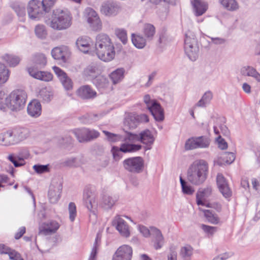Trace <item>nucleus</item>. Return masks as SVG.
<instances>
[{"label": "nucleus", "instance_id": "nucleus-25", "mask_svg": "<svg viewBox=\"0 0 260 260\" xmlns=\"http://www.w3.org/2000/svg\"><path fill=\"white\" fill-rule=\"evenodd\" d=\"M240 73L242 76L252 77L256 81L260 82V74L252 66H245L242 67L240 69Z\"/></svg>", "mask_w": 260, "mask_h": 260}, {"label": "nucleus", "instance_id": "nucleus-1", "mask_svg": "<svg viewBox=\"0 0 260 260\" xmlns=\"http://www.w3.org/2000/svg\"><path fill=\"white\" fill-rule=\"evenodd\" d=\"M96 54L101 60L108 62L114 58V46L110 37L104 34L98 35L95 44Z\"/></svg>", "mask_w": 260, "mask_h": 260}, {"label": "nucleus", "instance_id": "nucleus-43", "mask_svg": "<svg viewBox=\"0 0 260 260\" xmlns=\"http://www.w3.org/2000/svg\"><path fill=\"white\" fill-rule=\"evenodd\" d=\"M11 7L19 17H23L25 15V8L23 4L14 3L12 4Z\"/></svg>", "mask_w": 260, "mask_h": 260}, {"label": "nucleus", "instance_id": "nucleus-16", "mask_svg": "<svg viewBox=\"0 0 260 260\" xmlns=\"http://www.w3.org/2000/svg\"><path fill=\"white\" fill-rule=\"evenodd\" d=\"M216 183L220 192L227 198L231 196L232 191L229 184L222 174L218 173L216 177Z\"/></svg>", "mask_w": 260, "mask_h": 260}, {"label": "nucleus", "instance_id": "nucleus-24", "mask_svg": "<svg viewBox=\"0 0 260 260\" xmlns=\"http://www.w3.org/2000/svg\"><path fill=\"white\" fill-rule=\"evenodd\" d=\"M58 223L55 221H50L44 223L40 228L39 233L45 235L55 233L59 228Z\"/></svg>", "mask_w": 260, "mask_h": 260}, {"label": "nucleus", "instance_id": "nucleus-56", "mask_svg": "<svg viewBox=\"0 0 260 260\" xmlns=\"http://www.w3.org/2000/svg\"><path fill=\"white\" fill-rule=\"evenodd\" d=\"M57 0H42L41 3L48 13L54 6Z\"/></svg>", "mask_w": 260, "mask_h": 260}, {"label": "nucleus", "instance_id": "nucleus-50", "mask_svg": "<svg viewBox=\"0 0 260 260\" xmlns=\"http://www.w3.org/2000/svg\"><path fill=\"white\" fill-rule=\"evenodd\" d=\"M122 141L125 142L128 141L131 143L136 141H139V135L127 132L124 136H122Z\"/></svg>", "mask_w": 260, "mask_h": 260}, {"label": "nucleus", "instance_id": "nucleus-5", "mask_svg": "<svg viewBox=\"0 0 260 260\" xmlns=\"http://www.w3.org/2000/svg\"><path fill=\"white\" fill-rule=\"evenodd\" d=\"M27 99L26 92L22 89L13 90L8 96V108L12 111H19L24 107Z\"/></svg>", "mask_w": 260, "mask_h": 260}, {"label": "nucleus", "instance_id": "nucleus-10", "mask_svg": "<svg viewBox=\"0 0 260 260\" xmlns=\"http://www.w3.org/2000/svg\"><path fill=\"white\" fill-rule=\"evenodd\" d=\"M85 13L87 22L92 29L94 30H100L102 27V23L98 13L90 8L86 9Z\"/></svg>", "mask_w": 260, "mask_h": 260}, {"label": "nucleus", "instance_id": "nucleus-37", "mask_svg": "<svg viewBox=\"0 0 260 260\" xmlns=\"http://www.w3.org/2000/svg\"><path fill=\"white\" fill-rule=\"evenodd\" d=\"M66 52L60 47H55L51 51V55L55 59L61 60L63 62L66 60Z\"/></svg>", "mask_w": 260, "mask_h": 260}, {"label": "nucleus", "instance_id": "nucleus-57", "mask_svg": "<svg viewBox=\"0 0 260 260\" xmlns=\"http://www.w3.org/2000/svg\"><path fill=\"white\" fill-rule=\"evenodd\" d=\"M7 253L6 254H8L9 256V258L11 260H23V258H21L20 256V254L18 253L15 250L11 249L10 248L8 250Z\"/></svg>", "mask_w": 260, "mask_h": 260}, {"label": "nucleus", "instance_id": "nucleus-36", "mask_svg": "<svg viewBox=\"0 0 260 260\" xmlns=\"http://www.w3.org/2000/svg\"><path fill=\"white\" fill-rule=\"evenodd\" d=\"M204 216L207 220L211 223L217 224L219 222V218L217 215L211 210H204Z\"/></svg>", "mask_w": 260, "mask_h": 260}, {"label": "nucleus", "instance_id": "nucleus-49", "mask_svg": "<svg viewBox=\"0 0 260 260\" xmlns=\"http://www.w3.org/2000/svg\"><path fill=\"white\" fill-rule=\"evenodd\" d=\"M8 96H6L5 92L0 88V110L5 111L8 107Z\"/></svg>", "mask_w": 260, "mask_h": 260}, {"label": "nucleus", "instance_id": "nucleus-60", "mask_svg": "<svg viewBox=\"0 0 260 260\" xmlns=\"http://www.w3.org/2000/svg\"><path fill=\"white\" fill-rule=\"evenodd\" d=\"M63 165L69 167H77L79 166V164L76 157H72L66 160L63 162Z\"/></svg>", "mask_w": 260, "mask_h": 260}, {"label": "nucleus", "instance_id": "nucleus-3", "mask_svg": "<svg viewBox=\"0 0 260 260\" xmlns=\"http://www.w3.org/2000/svg\"><path fill=\"white\" fill-rule=\"evenodd\" d=\"M71 20L72 17L68 11L56 9L53 11L50 26L54 29H65L71 26Z\"/></svg>", "mask_w": 260, "mask_h": 260}, {"label": "nucleus", "instance_id": "nucleus-14", "mask_svg": "<svg viewBox=\"0 0 260 260\" xmlns=\"http://www.w3.org/2000/svg\"><path fill=\"white\" fill-rule=\"evenodd\" d=\"M62 189V185L61 182H53L49 189L48 198L51 203H56L60 199V194Z\"/></svg>", "mask_w": 260, "mask_h": 260}, {"label": "nucleus", "instance_id": "nucleus-19", "mask_svg": "<svg viewBox=\"0 0 260 260\" xmlns=\"http://www.w3.org/2000/svg\"><path fill=\"white\" fill-rule=\"evenodd\" d=\"M148 109L156 121H161L164 119V109L160 104L156 100L153 101Z\"/></svg>", "mask_w": 260, "mask_h": 260}, {"label": "nucleus", "instance_id": "nucleus-33", "mask_svg": "<svg viewBox=\"0 0 260 260\" xmlns=\"http://www.w3.org/2000/svg\"><path fill=\"white\" fill-rule=\"evenodd\" d=\"M219 2L225 9L229 11H236L239 8L236 0H219Z\"/></svg>", "mask_w": 260, "mask_h": 260}, {"label": "nucleus", "instance_id": "nucleus-4", "mask_svg": "<svg viewBox=\"0 0 260 260\" xmlns=\"http://www.w3.org/2000/svg\"><path fill=\"white\" fill-rule=\"evenodd\" d=\"M184 50L190 60H197L199 56V47L195 35L189 30L185 34Z\"/></svg>", "mask_w": 260, "mask_h": 260}, {"label": "nucleus", "instance_id": "nucleus-15", "mask_svg": "<svg viewBox=\"0 0 260 260\" xmlns=\"http://www.w3.org/2000/svg\"><path fill=\"white\" fill-rule=\"evenodd\" d=\"M53 70L65 90H72L73 83L71 79L68 76L67 74L59 67L56 66L53 67Z\"/></svg>", "mask_w": 260, "mask_h": 260}, {"label": "nucleus", "instance_id": "nucleus-8", "mask_svg": "<svg viewBox=\"0 0 260 260\" xmlns=\"http://www.w3.org/2000/svg\"><path fill=\"white\" fill-rule=\"evenodd\" d=\"M48 13L43 6L41 1L31 0L29 1L27 6V13L29 17L32 20H39L44 14Z\"/></svg>", "mask_w": 260, "mask_h": 260}, {"label": "nucleus", "instance_id": "nucleus-22", "mask_svg": "<svg viewBox=\"0 0 260 260\" xmlns=\"http://www.w3.org/2000/svg\"><path fill=\"white\" fill-rule=\"evenodd\" d=\"M28 72L34 78L44 81H49L53 77L52 75L49 72L38 71L31 67L28 68Z\"/></svg>", "mask_w": 260, "mask_h": 260}, {"label": "nucleus", "instance_id": "nucleus-12", "mask_svg": "<svg viewBox=\"0 0 260 260\" xmlns=\"http://www.w3.org/2000/svg\"><path fill=\"white\" fill-rule=\"evenodd\" d=\"M119 11V6L113 1H107L104 2L101 7V13L107 16H115Z\"/></svg>", "mask_w": 260, "mask_h": 260}, {"label": "nucleus", "instance_id": "nucleus-29", "mask_svg": "<svg viewBox=\"0 0 260 260\" xmlns=\"http://www.w3.org/2000/svg\"><path fill=\"white\" fill-rule=\"evenodd\" d=\"M142 148L140 144H135L125 142L120 145V150L123 153H131L139 151Z\"/></svg>", "mask_w": 260, "mask_h": 260}, {"label": "nucleus", "instance_id": "nucleus-35", "mask_svg": "<svg viewBox=\"0 0 260 260\" xmlns=\"http://www.w3.org/2000/svg\"><path fill=\"white\" fill-rule=\"evenodd\" d=\"M98 74L99 72L98 67L94 64L88 66L84 69L83 71V75L89 79H92L94 77L95 78L97 77L96 75Z\"/></svg>", "mask_w": 260, "mask_h": 260}, {"label": "nucleus", "instance_id": "nucleus-39", "mask_svg": "<svg viewBox=\"0 0 260 260\" xmlns=\"http://www.w3.org/2000/svg\"><path fill=\"white\" fill-rule=\"evenodd\" d=\"M155 33V28L152 24L147 23L144 25L143 34L148 40H151Z\"/></svg>", "mask_w": 260, "mask_h": 260}, {"label": "nucleus", "instance_id": "nucleus-32", "mask_svg": "<svg viewBox=\"0 0 260 260\" xmlns=\"http://www.w3.org/2000/svg\"><path fill=\"white\" fill-rule=\"evenodd\" d=\"M124 70L119 68L112 72L109 75L110 78L114 84H116L122 81L124 78Z\"/></svg>", "mask_w": 260, "mask_h": 260}, {"label": "nucleus", "instance_id": "nucleus-27", "mask_svg": "<svg viewBox=\"0 0 260 260\" xmlns=\"http://www.w3.org/2000/svg\"><path fill=\"white\" fill-rule=\"evenodd\" d=\"M138 122L136 115L133 113L128 114L124 118V125L125 128L130 129L136 128L138 126Z\"/></svg>", "mask_w": 260, "mask_h": 260}, {"label": "nucleus", "instance_id": "nucleus-17", "mask_svg": "<svg viewBox=\"0 0 260 260\" xmlns=\"http://www.w3.org/2000/svg\"><path fill=\"white\" fill-rule=\"evenodd\" d=\"M96 199V196L94 192L89 189L84 190L83 194L84 204L89 211H91L93 208L96 207L97 205Z\"/></svg>", "mask_w": 260, "mask_h": 260}, {"label": "nucleus", "instance_id": "nucleus-30", "mask_svg": "<svg viewBox=\"0 0 260 260\" xmlns=\"http://www.w3.org/2000/svg\"><path fill=\"white\" fill-rule=\"evenodd\" d=\"M213 98V93L211 91H207L204 93L202 98L197 103L194 107H206L210 103Z\"/></svg>", "mask_w": 260, "mask_h": 260}, {"label": "nucleus", "instance_id": "nucleus-46", "mask_svg": "<svg viewBox=\"0 0 260 260\" xmlns=\"http://www.w3.org/2000/svg\"><path fill=\"white\" fill-rule=\"evenodd\" d=\"M103 133L106 136L107 140L110 142H116L122 141V136L118 134H115L106 131H103Z\"/></svg>", "mask_w": 260, "mask_h": 260}, {"label": "nucleus", "instance_id": "nucleus-64", "mask_svg": "<svg viewBox=\"0 0 260 260\" xmlns=\"http://www.w3.org/2000/svg\"><path fill=\"white\" fill-rule=\"evenodd\" d=\"M177 253L175 248H170V252L168 254V260H177Z\"/></svg>", "mask_w": 260, "mask_h": 260}, {"label": "nucleus", "instance_id": "nucleus-52", "mask_svg": "<svg viewBox=\"0 0 260 260\" xmlns=\"http://www.w3.org/2000/svg\"><path fill=\"white\" fill-rule=\"evenodd\" d=\"M115 34L120 40L123 44H126L127 41V34L125 30L123 29H116Z\"/></svg>", "mask_w": 260, "mask_h": 260}, {"label": "nucleus", "instance_id": "nucleus-23", "mask_svg": "<svg viewBox=\"0 0 260 260\" xmlns=\"http://www.w3.org/2000/svg\"><path fill=\"white\" fill-rule=\"evenodd\" d=\"M27 111L29 115L33 117H38L42 111L41 105L37 100H33L30 102L27 108Z\"/></svg>", "mask_w": 260, "mask_h": 260}, {"label": "nucleus", "instance_id": "nucleus-58", "mask_svg": "<svg viewBox=\"0 0 260 260\" xmlns=\"http://www.w3.org/2000/svg\"><path fill=\"white\" fill-rule=\"evenodd\" d=\"M212 193V188L208 186L203 189H200L197 193L199 194L201 197L204 198H208Z\"/></svg>", "mask_w": 260, "mask_h": 260}, {"label": "nucleus", "instance_id": "nucleus-13", "mask_svg": "<svg viewBox=\"0 0 260 260\" xmlns=\"http://www.w3.org/2000/svg\"><path fill=\"white\" fill-rule=\"evenodd\" d=\"M112 225L115 226L120 235L124 237H128L130 235L129 226L126 221L119 215H116L112 222Z\"/></svg>", "mask_w": 260, "mask_h": 260}, {"label": "nucleus", "instance_id": "nucleus-9", "mask_svg": "<svg viewBox=\"0 0 260 260\" xmlns=\"http://www.w3.org/2000/svg\"><path fill=\"white\" fill-rule=\"evenodd\" d=\"M73 133L80 143L91 141L100 136V133L97 131L87 128L76 129Z\"/></svg>", "mask_w": 260, "mask_h": 260}, {"label": "nucleus", "instance_id": "nucleus-7", "mask_svg": "<svg viewBox=\"0 0 260 260\" xmlns=\"http://www.w3.org/2000/svg\"><path fill=\"white\" fill-rule=\"evenodd\" d=\"M124 169L133 174H139L143 172L144 161L142 157L136 156L129 157L122 161Z\"/></svg>", "mask_w": 260, "mask_h": 260}, {"label": "nucleus", "instance_id": "nucleus-63", "mask_svg": "<svg viewBox=\"0 0 260 260\" xmlns=\"http://www.w3.org/2000/svg\"><path fill=\"white\" fill-rule=\"evenodd\" d=\"M181 187H182V192L184 194H186L188 195H191L194 191V190L193 189V188L190 185L187 184V183H186L184 185H183V184H182V186Z\"/></svg>", "mask_w": 260, "mask_h": 260}, {"label": "nucleus", "instance_id": "nucleus-21", "mask_svg": "<svg viewBox=\"0 0 260 260\" xmlns=\"http://www.w3.org/2000/svg\"><path fill=\"white\" fill-rule=\"evenodd\" d=\"M92 41L90 38L86 36L79 37L76 41V45L77 48L84 53H87L91 48Z\"/></svg>", "mask_w": 260, "mask_h": 260}, {"label": "nucleus", "instance_id": "nucleus-42", "mask_svg": "<svg viewBox=\"0 0 260 260\" xmlns=\"http://www.w3.org/2000/svg\"><path fill=\"white\" fill-rule=\"evenodd\" d=\"M32 61L40 67H44L47 63L46 57L41 53L36 54L32 57Z\"/></svg>", "mask_w": 260, "mask_h": 260}, {"label": "nucleus", "instance_id": "nucleus-59", "mask_svg": "<svg viewBox=\"0 0 260 260\" xmlns=\"http://www.w3.org/2000/svg\"><path fill=\"white\" fill-rule=\"evenodd\" d=\"M98 240H99V237H98V236H97L96 238H95V242L93 244V248L92 249L91 254H90V257H89V258L88 260H95V257H96V255L97 251H98V247L99 246L98 244Z\"/></svg>", "mask_w": 260, "mask_h": 260}, {"label": "nucleus", "instance_id": "nucleus-31", "mask_svg": "<svg viewBox=\"0 0 260 260\" xmlns=\"http://www.w3.org/2000/svg\"><path fill=\"white\" fill-rule=\"evenodd\" d=\"M93 83L100 90L106 89L109 85L108 78L104 76H98L96 77L93 79Z\"/></svg>", "mask_w": 260, "mask_h": 260}, {"label": "nucleus", "instance_id": "nucleus-40", "mask_svg": "<svg viewBox=\"0 0 260 260\" xmlns=\"http://www.w3.org/2000/svg\"><path fill=\"white\" fill-rule=\"evenodd\" d=\"M132 41L135 47L142 49L146 45V40L142 36L132 34Z\"/></svg>", "mask_w": 260, "mask_h": 260}, {"label": "nucleus", "instance_id": "nucleus-51", "mask_svg": "<svg viewBox=\"0 0 260 260\" xmlns=\"http://www.w3.org/2000/svg\"><path fill=\"white\" fill-rule=\"evenodd\" d=\"M98 116L94 114H86L81 118L82 122L84 124H89L97 120Z\"/></svg>", "mask_w": 260, "mask_h": 260}, {"label": "nucleus", "instance_id": "nucleus-45", "mask_svg": "<svg viewBox=\"0 0 260 260\" xmlns=\"http://www.w3.org/2000/svg\"><path fill=\"white\" fill-rule=\"evenodd\" d=\"M35 32L36 36L40 39H44L46 38L47 33L45 27L43 25L38 24L36 26Z\"/></svg>", "mask_w": 260, "mask_h": 260}, {"label": "nucleus", "instance_id": "nucleus-47", "mask_svg": "<svg viewBox=\"0 0 260 260\" xmlns=\"http://www.w3.org/2000/svg\"><path fill=\"white\" fill-rule=\"evenodd\" d=\"M39 96L44 102L48 103L53 98V93L46 88H43L40 90Z\"/></svg>", "mask_w": 260, "mask_h": 260}, {"label": "nucleus", "instance_id": "nucleus-38", "mask_svg": "<svg viewBox=\"0 0 260 260\" xmlns=\"http://www.w3.org/2000/svg\"><path fill=\"white\" fill-rule=\"evenodd\" d=\"M4 60L10 67H14L19 64L20 58L16 55L6 54L3 56Z\"/></svg>", "mask_w": 260, "mask_h": 260}, {"label": "nucleus", "instance_id": "nucleus-55", "mask_svg": "<svg viewBox=\"0 0 260 260\" xmlns=\"http://www.w3.org/2000/svg\"><path fill=\"white\" fill-rule=\"evenodd\" d=\"M111 152L112 153L113 159L115 161H117L122 157L121 150L120 147L118 148L117 146H113L111 149Z\"/></svg>", "mask_w": 260, "mask_h": 260}, {"label": "nucleus", "instance_id": "nucleus-28", "mask_svg": "<svg viewBox=\"0 0 260 260\" xmlns=\"http://www.w3.org/2000/svg\"><path fill=\"white\" fill-rule=\"evenodd\" d=\"M118 200V197L116 196L105 194L102 199V205L105 209H110Z\"/></svg>", "mask_w": 260, "mask_h": 260}, {"label": "nucleus", "instance_id": "nucleus-41", "mask_svg": "<svg viewBox=\"0 0 260 260\" xmlns=\"http://www.w3.org/2000/svg\"><path fill=\"white\" fill-rule=\"evenodd\" d=\"M184 147L186 150L199 148L197 137H192L188 139L185 142Z\"/></svg>", "mask_w": 260, "mask_h": 260}, {"label": "nucleus", "instance_id": "nucleus-18", "mask_svg": "<svg viewBox=\"0 0 260 260\" xmlns=\"http://www.w3.org/2000/svg\"><path fill=\"white\" fill-rule=\"evenodd\" d=\"M77 95L83 100H90L96 96V92L90 86L85 85L80 86L76 91Z\"/></svg>", "mask_w": 260, "mask_h": 260}, {"label": "nucleus", "instance_id": "nucleus-26", "mask_svg": "<svg viewBox=\"0 0 260 260\" xmlns=\"http://www.w3.org/2000/svg\"><path fill=\"white\" fill-rule=\"evenodd\" d=\"M193 7L195 15L199 16L206 12L208 9V5L207 2L201 0H194Z\"/></svg>", "mask_w": 260, "mask_h": 260}, {"label": "nucleus", "instance_id": "nucleus-20", "mask_svg": "<svg viewBox=\"0 0 260 260\" xmlns=\"http://www.w3.org/2000/svg\"><path fill=\"white\" fill-rule=\"evenodd\" d=\"M139 141L147 145L145 147V150H150L154 143V138L151 132L147 129L139 134Z\"/></svg>", "mask_w": 260, "mask_h": 260}, {"label": "nucleus", "instance_id": "nucleus-44", "mask_svg": "<svg viewBox=\"0 0 260 260\" xmlns=\"http://www.w3.org/2000/svg\"><path fill=\"white\" fill-rule=\"evenodd\" d=\"M9 77V71L6 66L0 63V83H5Z\"/></svg>", "mask_w": 260, "mask_h": 260}, {"label": "nucleus", "instance_id": "nucleus-54", "mask_svg": "<svg viewBox=\"0 0 260 260\" xmlns=\"http://www.w3.org/2000/svg\"><path fill=\"white\" fill-rule=\"evenodd\" d=\"M69 218L70 220L73 222L74 221L77 215L76 206L75 203L71 202L69 204Z\"/></svg>", "mask_w": 260, "mask_h": 260}, {"label": "nucleus", "instance_id": "nucleus-6", "mask_svg": "<svg viewBox=\"0 0 260 260\" xmlns=\"http://www.w3.org/2000/svg\"><path fill=\"white\" fill-rule=\"evenodd\" d=\"M28 131L26 128H19L15 129L13 133H7L0 142L4 145H10L23 141L28 136Z\"/></svg>", "mask_w": 260, "mask_h": 260}, {"label": "nucleus", "instance_id": "nucleus-34", "mask_svg": "<svg viewBox=\"0 0 260 260\" xmlns=\"http://www.w3.org/2000/svg\"><path fill=\"white\" fill-rule=\"evenodd\" d=\"M193 254V248L189 245H186L180 249L179 255L183 260H191Z\"/></svg>", "mask_w": 260, "mask_h": 260}, {"label": "nucleus", "instance_id": "nucleus-53", "mask_svg": "<svg viewBox=\"0 0 260 260\" xmlns=\"http://www.w3.org/2000/svg\"><path fill=\"white\" fill-rule=\"evenodd\" d=\"M33 169L38 174H42L49 171V165L37 164L33 166Z\"/></svg>", "mask_w": 260, "mask_h": 260}, {"label": "nucleus", "instance_id": "nucleus-62", "mask_svg": "<svg viewBox=\"0 0 260 260\" xmlns=\"http://www.w3.org/2000/svg\"><path fill=\"white\" fill-rule=\"evenodd\" d=\"M202 228L205 232L211 235H213L217 231L216 227L207 225L205 224H202Z\"/></svg>", "mask_w": 260, "mask_h": 260}, {"label": "nucleus", "instance_id": "nucleus-11", "mask_svg": "<svg viewBox=\"0 0 260 260\" xmlns=\"http://www.w3.org/2000/svg\"><path fill=\"white\" fill-rule=\"evenodd\" d=\"M133 255L132 248L123 245L120 246L115 251L112 257V260H131Z\"/></svg>", "mask_w": 260, "mask_h": 260}, {"label": "nucleus", "instance_id": "nucleus-61", "mask_svg": "<svg viewBox=\"0 0 260 260\" xmlns=\"http://www.w3.org/2000/svg\"><path fill=\"white\" fill-rule=\"evenodd\" d=\"M165 243L164 238L163 236L154 239V247L155 249H160L164 245Z\"/></svg>", "mask_w": 260, "mask_h": 260}, {"label": "nucleus", "instance_id": "nucleus-48", "mask_svg": "<svg viewBox=\"0 0 260 260\" xmlns=\"http://www.w3.org/2000/svg\"><path fill=\"white\" fill-rule=\"evenodd\" d=\"M197 139L199 148H207L209 147L210 144V140L208 137L206 136L197 137Z\"/></svg>", "mask_w": 260, "mask_h": 260}, {"label": "nucleus", "instance_id": "nucleus-2", "mask_svg": "<svg viewBox=\"0 0 260 260\" xmlns=\"http://www.w3.org/2000/svg\"><path fill=\"white\" fill-rule=\"evenodd\" d=\"M208 164L204 159L196 160L189 166L187 170V180L191 184L200 185L207 178Z\"/></svg>", "mask_w": 260, "mask_h": 260}]
</instances>
